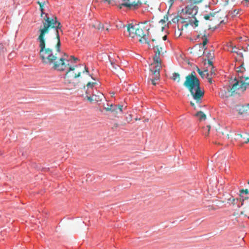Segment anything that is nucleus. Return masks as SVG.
Listing matches in <instances>:
<instances>
[{
    "label": "nucleus",
    "instance_id": "f03ea898",
    "mask_svg": "<svg viewBox=\"0 0 249 249\" xmlns=\"http://www.w3.org/2000/svg\"><path fill=\"white\" fill-rule=\"evenodd\" d=\"M183 85L190 91L196 102L201 103L204 92L200 88L199 80L194 71L186 76Z\"/></svg>",
    "mask_w": 249,
    "mask_h": 249
},
{
    "label": "nucleus",
    "instance_id": "c85d7f7f",
    "mask_svg": "<svg viewBox=\"0 0 249 249\" xmlns=\"http://www.w3.org/2000/svg\"><path fill=\"white\" fill-rule=\"evenodd\" d=\"M210 125H207L206 126V128H204V130H207V132H203L204 134L206 136H208L209 135V131L210 130Z\"/></svg>",
    "mask_w": 249,
    "mask_h": 249
},
{
    "label": "nucleus",
    "instance_id": "a18cd8bd",
    "mask_svg": "<svg viewBox=\"0 0 249 249\" xmlns=\"http://www.w3.org/2000/svg\"><path fill=\"white\" fill-rule=\"evenodd\" d=\"M238 136H240V137H241V138H242V137H243L242 135V134H238Z\"/></svg>",
    "mask_w": 249,
    "mask_h": 249
},
{
    "label": "nucleus",
    "instance_id": "9b49d317",
    "mask_svg": "<svg viewBox=\"0 0 249 249\" xmlns=\"http://www.w3.org/2000/svg\"><path fill=\"white\" fill-rule=\"evenodd\" d=\"M104 108L107 111H111L115 117H117V114L122 112L123 106L111 104Z\"/></svg>",
    "mask_w": 249,
    "mask_h": 249
},
{
    "label": "nucleus",
    "instance_id": "cd10ccee",
    "mask_svg": "<svg viewBox=\"0 0 249 249\" xmlns=\"http://www.w3.org/2000/svg\"><path fill=\"white\" fill-rule=\"evenodd\" d=\"M204 18L206 20H211V19L213 18V13H210L208 15H205Z\"/></svg>",
    "mask_w": 249,
    "mask_h": 249
},
{
    "label": "nucleus",
    "instance_id": "1a4fd4ad",
    "mask_svg": "<svg viewBox=\"0 0 249 249\" xmlns=\"http://www.w3.org/2000/svg\"><path fill=\"white\" fill-rule=\"evenodd\" d=\"M240 202L241 206L244 207V210L241 212V214L247 216L249 214V197L244 196L243 194L240 195Z\"/></svg>",
    "mask_w": 249,
    "mask_h": 249
},
{
    "label": "nucleus",
    "instance_id": "20e7f679",
    "mask_svg": "<svg viewBox=\"0 0 249 249\" xmlns=\"http://www.w3.org/2000/svg\"><path fill=\"white\" fill-rule=\"evenodd\" d=\"M86 73L89 76L88 68L82 65L70 67L69 70L65 74V78L69 83H71L72 79H76L81 76V74Z\"/></svg>",
    "mask_w": 249,
    "mask_h": 249
},
{
    "label": "nucleus",
    "instance_id": "bb28decb",
    "mask_svg": "<svg viewBox=\"0 0 249 249\" xmlns=\"http://www.w3.org/2000/svg\"><path fill=\"white\" fill-rule=\"evenodd\" d=\"M159 79H156L155 78H152V77H150L148 80V82H149L150 81L151 82L152 84L155 86L157 85V83H156V81H158L159 80Z\"/></svg>",
    "mask_w": 249,
    "mask_h": 249
},
{
    "label": "nucleus",
    "instance_id": "ea45409f",
    "mask_svg": "<svg viewBox=\"0 0 249 249\" xmlns=\"http://www.w3.org/2000/svg\"><path fill=\"white\" fill-rule=\"evenodd\" d=\"M237 49L235 47H234V48H232V52H234V53H236V50Z\"/></svg>",
    "mask_w": 249,
    "mask_h": 249
},
{
    "label": "nucleus",
    "instance_id": "393cba45",
    "mask_svg": "<svg viewBox=\"0 0 249 249\" xmlns=\"http://www.w3.org/2000/svg\"><path fill=\"white\" fill-rule=\"evenodd\" d=\"M196 71L199 74V75L203 78L205 75V73L207 72V70H205L204 71H201L198 67H196Z\"/></svg>",
    "mask_w": 249,
    "mask_h": 249
},
{
    "label": "nucleus",
    "instance_id": "a211bd4d",
    "mask_svg": "<svg viewBox=\"0 0 249 249\" xmlns=\"http://www.w3.org/2000/svg\"><path fill=\"white\" fill-rule=\"evenodd\" d=\"M202 43H200L199 44V45H203V48H202V52H203V53H203V52H204V51L206 49V48L205 47V46L207 44V42H208V39H207V38L206 37V36L205 35H204L202 37Z\"/></svg>",
    "mask_w": 249,
    "mask_h": 249
},
{
    "label": "nucleus",
    "instance_id": "c03bdc74",
    "mask_svg": "<svg viewBox=\"0 0 249 249\" xmlns=\"http://www.w3.org/2000/svg\"><path fill=\"white\" fill-rule=\"evenodd\" d=\"M167 39V36H164L163 37V39L164 40H166Z\"/></svg>",
    "mask_w": 249,
    "mask_h": 249
},
{
    "label": "nucleus",
    "instance_id": "09e8293b",
    "mask_svg": "<svg viewBox=\"0 0 249 249\" xmlns=\"http://www.w3.org/2000/svg\"><path fill=\"white\" fill-rule=\"evenodd\" d=\"M108 28H106V31H108Z\"/></svg>",
    "mask_w": 249,
    "mask_h": 249
},
{
    "label": "nucleus",
    "instance_id": "39448f33",
    "mask_svg": "<svg viewBox=\"0 0 249 249\" xmlns=\"http://www.w3.org/2000/svg\"><path fill=\"white\" fill-rule=\"evenodd\" d=\"M185 14L189 18L188 22L186 25H191L194 27H196L198 25V21L196 19L195 16L198 12V7L193 4L188 5L185 8Z\"/></svg>",
    "mask_w": 249,
    "mask_h": 249
},
{
    "label": "nucleus",
    "instance_id": "ddd939ff",
    "mask_svg": "<svg viewBox=\"0 0 249 249\" xmlns=\"http://www.w3.org/2000/svg\"><path fill=\"white\" fill-rule=\"evenodd\" d=\"M104 97V95L102 93L97 92V94L94 93L91 96H88V100L90 103L93 101L98 102L102 101Z\"/></svg>",
    "mask_w": 249,
    "mask_h": 249
},
{
    "label": "nucleus",
    "instance_id": "f3484780",
    "mask_svg": "<svg viewBox=\"0 0 249 249\" xmlns=\"http://www.w3.org/2000/svg\"><path fill=\"white\" fill-rule=\"evenodd\" d=\"M46 2V1L45 0H42L41 1H38L37 2V3L39 5L40 10L41 12V17H42L43 15L44 14V13L43 12V10H44L43 7H44V5L45 4Z\"/></svg>",
    "mask_w": 249,
    "mask_h": 249
},
{
    "label": "nucleus",
    "instance_id": "4be33fe9",
    "mask_svg": "<svg viewBox=\"0 0 249 249\" xmlns=\"http://www.w3.org/2000/svg\"><path fill=\"white\" fill-rule=\"evenodd\" d=\"M196 116L199 118L200 120H205L206 119V115L201 111L197 112Z\"/></svg>",
    "mask_w": 249,
    "mask_h": 249
},
{
    "label": "nucleus",
    "instance_id": "dca6fc26",
    "mask_svg": "<svg viewBox=\"0 0 249 249\" xmlns=\"http://www.w3.org/2000/svg\"><path fill=\"white\" fill-rule=\"evenodd\" d=\"M228 203L231 205L235 206L236 205H237L238 207H239L240 206L238 204L239 202H240V200L238 198H234L231 197L228 199Z\"/></svg>",
    "mask_w": 249,
    "mask_h": 249
},
{
    "label": "nucleus",
    "instance_id": "0eeeda50",
    "mask_svg": "<svg viewBox=\"0 0 249 249\" xmlns=\"http://www.w3.org/2000/svg\"><path fill=\"white\" fill-rule=\"evenodd\" d=\"M227 14L222 10L213 12V18L211 20L213 21L215 24L219 25L224 23V19L226 18Z\"/></svg>",
    "mask_w": 249,
    "mask_h": 249
},
{
    "label": "nucleus",
    "instance_id": "2eb2a0df",
    "mask_svg": "<svg viewBox=\"0 0 249 249\" xmlns=\"http://www.w3.org/2000/svg\"><path fill=\"white\" fill-rule=\"evenodd\" d=\"M224 130H226V132L223 131L220 127L216 128V131L219 135H222L224 136V138L229 139L230 138V135L227 133L228 131L227 130L226 128H224Z\"/></svg>",
    "mask_w": 249,
    "mask_h": 249
},
{
    "label": "nucleus",
    "instance_id": "6e6552de",
    "mask_svg": "<svg viewBox=\"0 0 249 249\" xmlns=\"http://www.w3.org/2000/svg\"><path fill=\"white\" fill-rule=\"evenodd\" d=\"M161 68V63H155L154 62L152 63L150 66V71L151 72V77L155 78L156 79H160Z\"/></svg>",
    "mask_w": 249,
    "mask_h": 249
},
{
    "label": "nucleus",
    "instance_id": "423d86ee",
    "mask_svg": "<svg viewBox=\"0 0 249 249\" xmlns=\"http://www.w3.org/2000/svg\"><path fill=\"white\" fill-rule=\"evenodd\" d=\"M154 52L155 55L153 58L155 63H161L160 56L163 55L166 52L164 44L159 43V45H157L155 47Z\"/></svg>",
    "mask_w": 249,
    "mask_h": 249
},
{
    "label": "nucleus",
    "instance_id": "c9c22d12",
    "mask_svg": "<svg viewBox=\"0 0 249 249\" xmlns=\"http://www.w3.org/2000/svg\"><path fill=\"white\" fill-rule=\"evenodd\" d=\"M148 22H149V21L146 20L143 22H140L138 24H142L143 26H144V25L147 24Z\"/></svg>",
    "mask_w": 249,
    "mask_h": 249
},
{
    "label": "nucleus",
    "instance_id": "37998d69",
    "mask_svg": "<svg viewBox=\"0 0 249 249\" xmlns=\"http://www.w3.org/2000/svg\"><path fill=\"white\" fill-rule=\"evenodd\" d=\"M249 142V138H248L247 139V141L246 142H245V143H247Z\"/></svg>",
    "mask_w": 249,
    "mask_h": 249
},
{
    "label": "nucleus",
    "instance_id": "6ab92c4d",
    "mask_svg": "<svg viewBox=\"0 0 249 249\" xmlns=\"http://www.w3.org/2000/svg\"><path fill=\"white\" fill-rule=\"evenodd\" d=\"M93 27L95 28V29L98 30L99 31H102L104 29V27L103 25L99 22H96L93 25Z\"/></svg>",
    "mask_w": 249,
    "mask_h": 249
},
{
    "label": "nucleus",
    "instance_id": "e433bc0d",
    "mask_svg": "<svg viewBox=\"0 0 249 249\" xmlns=\"http://www.w3.org/2000/svg\"><path fill=\"white\" fill-rule=\"evenodd\" d=\"M238 14V11L237 10H234L232 12V14L233 16H236Z\"/></svg>",
    "mask_w": 249,
    "mask_h": 249
},
{
    "label": "nucleus",
    "instance_id": "72a5a7b5",
    "mask_svg": "<svg viewBox=\"0 0 249 249\" xmlns=\"http://www.w3.org/2000/svg\"><path fill=\"white\" fill-rule=\"evenodd\" d=\"M249 0H244L243 1H242V3L245 5V6H248V2H249Z\"/></svg>",
    "mask_w": 249,
    "mask_h": 249
},
{
    "label": "nucleus",
    "instance_id": "f704fd0d",
    "mask_svg": "<svg viewBox=\"0 0 249 249\" xmlns=\"http://www.w3.org/2000/svg\"><path fill=\"white\" fill-rule=\"evenodd\" d=\"M208 63L210 65V66L211 67V68L212 67V66H213V61L210 59V58H209L208 60Z\"/></svg>",
    "mask_w": 249,
    "mask_h": 249
},
{
    "label": "nucleus",
    "instance_id": "f257e3e1",
    "mask_svg": "<svg viewBox=\"0 0 249 249\" xmlns=\"http://www.w3.org/2000/svg\"><path fill=\"white\" fill-rule=\"evenodd\" d=\"M43 27L38 30L39 57L44 65H52L53 68L64 71L66 65L65 58L59 57L61 42L59 32L63 34L61 23L56 17H48L47 15L42 20Z\"/></svg>",
    "mask_w": 249,
    "mask_h": 249
},
{
    "label": "nucleus",
    "instance_id": "79ce46f5",
    "mask_svg": "<svg viewBox=\"0 0 249 249\" xmlns=\"http://www.w3.org/2000/svg\"><path fill=\"white\" fill-rule=\"evenodd\" d=\"M190 104H191V105L192 107H194L195 109H196L195 105V104H194V103H193V102H191L190 103Z\"/></svg>",
    "mask_w": 249,
    "mask_h": 249
},
{
    "label": "nucleus",
    "instance_id": "58836bf2",
    "mask_svg": "<svg viewBox=\"0 0 249 249\" xmlns=\"http://www.w3.org/2000/svg\"><path fill=\"white\" fill-rule=\"evenodd\" d=\"M164 20L161 19V20H160V22H164V21H165V20H165V19H166V20H168V17H167V16H164Z\"/></svg>",
    "mask_w": 249,
    "mask_h": 249
},
{
    "label": "nucleus",
    "instance_id": "49530a36",
    "mask_svg": "<svg viewBox=\"0 0 249 249\" xmlns=\"http://www.w3.org/2000/svg\"><path fill=\"white\" fill-rule=\"evenodd\" d=\"M209 54L211 56V57L212 58L213 56L211 55V53H209Z\"/></svg>",
    "mask_w": 249,
    "mask_h": 249
},
{
    "label": "nucleus",
    "instance_id": "7ed1b4c3",
    "mask_svg": "<svg viewBox=\"0 0 249 249\" xmlns=\"http://www.w3.org/2000/svg\"><path fill=\"white\" fill-rule=\"evenodd\" d=\"M127 30L130 36L134 37L135 36H138L140 37L139 41L141 43H146L150 46V42L148 40L149 28L143 26L142 24H138V27L135 28L130 24L127 25Z\"/></svg>",
    "mask_w": 249,
    "mask_h": 249
},
{
    "label": "nucleus",
    "instance_id": "4468645a",
    "mask_svg": "<svg viewBox=\"0 0 249 249\" xmlns=\"http://www.w3.org/2000/svg\"><path fill=\"white\" fill-rule=\"evenodd\" d=\"M124 1H125V2L120 4L119 6L120 9H121L123 6H125L129 8H132V7L135 8L138 6V4L135 2H133L131 3L129 1V0H125Z\"/></svg>",
    "mask_w": 249,
    "mask_h": 249
},
{
    "label": "nucleus",
    "instance_id": "a19ab883",
    "mask_svg": "<svg viewBox=\"0 0 249 249\" xmlns=\"http://www.w3.org/2000/svg\"><path fill=\"white\" fill-rule=\"evenodd\" d=\"M71 57L72 58L74 61L78 60L77 58H75L73 56H71Z\"/></svg>",
    "mask_w": 249,
    "mask_h": 249
},
{
    "label": "nucleus",
    "instance_id": "c756f323",
    "mask_svg": "<svg viewBox=\"0 0 249 249\" xmlns=\"http://www.w3.org/2000/svg\"><path fill=\"white\" fill-rule=\"evenodd\" d=\"M240 196L241 195V194H243L244 196V193H245V195H248L249 194V190L248 189H242L240 191Z\"/></svg>",
    "mask_w": 249,
    "mask_h": 249
},
{
    "label": "nucleus",
    "instance_id": "9d476101",
    "mask_svg": "<svg viewBox=\"0 0 249 249\" xmlns=\"http://www.w3.org/2000/svg\"><path fill=\"white\" fill-rule=\"evenodd\" d=\"M241 90L242 91L245 90V86L241 81H236L233 84L232 87L228 89L229 92L231 93V95H233L234 93H237L238 91Z\"/></svg>",
    "mask_w": 249,
    "mask_h": 249
},
{
    "label": "nucleus",
    "instance_id": "8fccbe9b",
    "mask_svg": "<svg viewBox=\"0 0 249 249\" xmlns=\"http://www.w3.org/2000/svg\"><path fill=\"white\" fill-rule=\"evenodd\" d=\"M248 184H249V180L248 181Z\"/></svg>",
    "mask_w": 249,
    "mask_h": 249
},
{
    "label": "nucleus",
    "instance_id": "2f4dec72",
    "mask_svg": "<svg viewBox=\"0 0 249 249\" xmlns=\"http://www.w3.org/2000/svg\"><path fill=\"white\" fill-rule=\"evenodd\" d=\"M132 120V117L131 116H129L126 117V121L127 123H129Z\"/></svg>",
    "mask_w": 249,
    "mask_h": 249
},
{
    "label": "nucleus",
    "instance_id": "b1692460",
    "mask_svg": "<svg viewBox=\"0 0 249 249\" xmlns=\"http://www.w3.org/2000/svg\"><path fill=\"white\" fill-rule=\"evenodd\" d=\"M244 64L242 63L239 67L236 68V71L238 72H243L245 71V69L243 67Z\"/></svg>",
    "mask_w": 249,
    "mask_h": 249
},
{
    "label": "nucleus",
    "instance_id": "4c0bfd02",
    "mask_svg": "<svg viewBox=\"0 0 249 249\" xmlns=\"http://www.w3.org/2000/svg\"><path fill=\"white\" fill-rule=\"evenodd\" d=\"M178 19L177 18H174L172 19L173 22L175 23L177 21H178Z\"/></svg>",
    "mask_w": 249,
    "mask_h": 249
},
{
    "label": "nucleus",
    "instance_id": "aec40b11",
    "mask_svg": "<svg viewBox=\"0 0 249 249\" xmlns=\"http://www.w3.org/2000/svg\"><path fill=\"white\" fill-rule=\"evenodd\" d=\"M151 42H152L151 43L150 42V46H149L148 45V46L149 48H150V47H152L153 50H155V46L157 45H159V43H163V42H159V41L157 42L156 40L155 39H152L151 40Z\"/></svg>",
    "mask_w": 249,
    "mask_h": 249
},
{
    "label": "nucleus",
    "instance_id": "de8ad7c7",
    "mask_svg": "<svg viewBox=\"0 0 249 249\" xmlns=\"http://www.w3.org/2000/svg\"><path fill=\"white\" fill-rule=\"evenodd\" d=\"M139 120H140V119H138V118H136V119H135V120H136V121Z\"/></svg>",
    "mask_w": 249,
    "mask_h": 249
},
{
    "label": "nucleus",
    "instance_id": "473e14b6",
    "mask_svg": "<svg viewBox=\"0 0 249 249\" xmlns=\"http://www.w3.org/2000/svg\"><path fill=\"white\" fill-rule=\"evenodd\" d=\"M207 78L208 79V81L210 83H213V81H212V78L213 77L212 76H206Z\"/></svg>",
    "mask_w": 249,
    "mask_h": 249
},
{
    "label": "nucleus",
    "instance_id": "5701e85b",
    "mask_svg": "<svg viewBox=\"0 0 249 249\" xmlns=\"http://www.w3.org/2000/svg\"><path fill=\"white\" fill-rule=\"evenodd\" d=\"M206 75L207 76H212L213 77L215 75V70L214 69L213 66H212V67L211 68V71L208 72L207 71V72H206Z\"/></svg>",
    "mask_w": 249,
    "mask_h": 249
},
{
    "label": "nucleus",
    "instance_id": "f8f14e48",
    "mask_svg": "<svg viewBox=\"0 0 249 249\" xmlns=\"http://www.w3.org/2000/svg\"><path fill=\"white\" fill-rule=\"evenodd\" d=\"M97 85V83L95 82H88L87 85L84 87V89L85 90V93L86 94V97L87 100L88 96H91L94 93L93 88Z\"/></svg>",
    "mask_w": 249,
    "mask_h": 249
},
{
    "label": "nucleus",
    "instance_id": "a878e982",
    "mask_svg": "<svg viewBox=\"0 0 249 249\" xmlns=\"http://www.w3.org/2000/svg\"><path fill=\"white\" fill-rule=\"evenodd\" d=\"M241 82L242 84H244L245 86V90H246L247 86H249V78H246L245 80L244 81L242 80Z\"/></svg>",
    "mask_w": 249,
    "mask_h": 249
},
{
    "label": "nucleus",
    "instance_id": "7c9ffc66",
    "mask_svg": "<svg viewBox=\"0 0 249 249\" xmlns=\"http://www.w3.org/2000/svg\"><path fill=\"white\" fill-rule=\"evenodd\" d=\"M191 2H193V3H198L201 2L203 0H189Z\"/></svg>",
    "mask_w": 249,
    "mask_h": 249
},
{
    "label": "nucleus",
    "instance_id": "412c9836",
    "mask_svg": "<svg viewBox=\"0 0 249 249\" xmlns=\"http://www.w3.org/2000/svg\"><path fill=\"white\" fill-rule=\"evenodd\" d=\"M172 79L177 82L179 83L180 81V75L178 72H174L173 73Z\"/></svg>",
    "mask_w": 249,
    "mask_h": 249
}]
</instances>
